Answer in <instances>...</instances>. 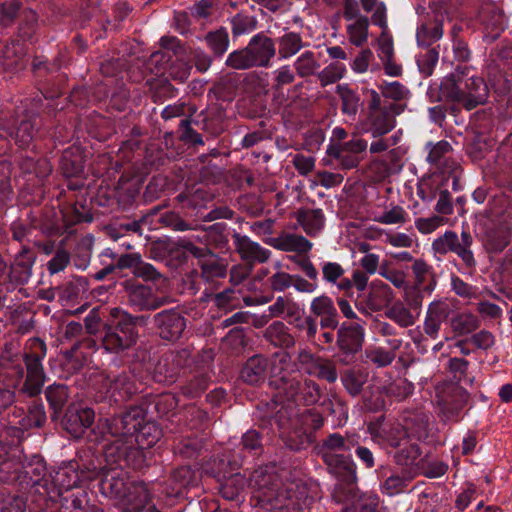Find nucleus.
Instances as JSON below:
<instances>
[{"label":"nucleus","instance_id":"nucleus-1","mask_svg":"<svg viewBox=\"0 0 512 512\" xmlns=\"http://www.w3.org/2000/svg\"><path fill=\"white\" fill-rule=\"evenodd\" d=\"M64 63L62 52L51 61L44 56L33 58L32 71L38 92L24 110L9 120H0V137L12 139L22 149L38 147L37 142L46 137L47 122L58 113L56 99L62 95L64 75L60 70Z\"/></svg>","mask_w":512,"mask_h":512},{"label":"nucleus","instance_id":"nucleus-2","mask_svg":"<svg viewBox=\"0 0 512 512\" xmlns=\"http://www.w3.org/2000/svg\"><path fill=\"white\" fill-rule=\"evenodd\" d=\"M359 438L355 432H332L316 446L317 454L325 464L327 472L336 479L335 496L338 499H355L358 476L352 449L365 469H373L376 465L374 453L368 447L360 445Z\"/></svg>","mask_w":512,"mask_h":512},{"label":"nucleus","instance_id":"nucleus-3","mask_svg":"<svg viewBox=\"0 0 512 512\" xmlns=\"http://www.w3.org/2000/svg\"><path fill=\"white\" fill-rule=\"evenodd\" d=\"M148 319V315L112 308L102 324L99 342L87 339V347H97L112 355L117 366L144 364L150 359V351L143 342L139 344V329L147 325Z\"/></svg>","mask_w":512,"mask_h":512},{"label":"nucleus","instance_id":"nucleus-4","mask_svg":"<svg viewBox=\"0 0 512 512\" xmlns=\"http://www.w3.org/2000/svg\"><path fill=\"white\" fill-rule=\"evenodd\" d=\"M98 465L95 461L81 460L62 462L57 469L50 471L47 482V495L43 508L60 503V512H103L95 505H89L85 487L98 478Z\"/></svg>","mask_w":512,"mask_h":512},{"label":"nucleus","instance_id":"nucleus-5","mask_svg":"<svg viewBox=\"0 0 512 512\" xmlns=\"http://www.w3.org/2000/svg\"><path fill=\"white\" fill-rule=\"evenodd\" d=\"M49 473L40 453H25L18 445L0 441V483L16 487L41 509Z\"/></svg>","mask_w":512,"mask_h":512},{"label":"nucleus","instance_id":"nucleus-6","mask_svg":"<svg viewBox=\"0 0 512 512\" xmlns=\"http://www.w3.org/2000/svg\"><path fill=\"white\" fill-rule=\"evenodd\" d=\"M47 346L40 338L28 340L23 354L4 351L0 355V377L8 388L15 389L20 384V392L28 397L38 396L46 382L42 361L46 357Z\"/></svg>","mask_w":512,"mask_h":512},{"label":"nucleus","instance_id":"nucleus-7","mask_svg":"<svg viewBox=\"0 0 512 512\" xmlns=\"http://www.w3.org/2000/svg\"><path fill=\"white\" fill-rule=\"evenodd\" d=\"M325 424V418L316 408L277 409L274 415H266L261 427L273 429L276 426L278 436L291 450L301 451L316 442V432Z\"/></svg>","mask_w":512,"mask_h":512},{"label":"nucleus","instance_id":"nucleus-8","mask_svg":"<svg viewBox=\"0 0 512 512\" xmlns=\"http://www.w3.org/2000/svg\"><path fill=\"white\" fill-rule=\"evenodd\" d=\"M112 417L99 420L97 425L87 434V443L89 449L93 450L94 455H101L104 465L100 462V468H126L140 469L145 461V454L130 439L125 437L123 431L112 433L108 426Z\"/></svg>","mask_w":512,"mask_h":512},{"label":"nucleus","instance_id":"nucleus-9","mask_svg":"<svg viewBox=\"0 0 512 512\" xmlns=\"http://www.w3.org/2000/svg\"><path fill=\"white\" fill-rule=\"evenodd\" d=\"M253 481L258 488L255 492V507L267 512H304L305 490L297 493L292 485L283 487L282 482L265 468L256 471Z\"/></svg>","mask_w":512,"mask_h":512},{"label":"nucleus","instance_id":"nucleus-10","mask_svg":"<svg viewBox=\"0 0 512 512\" xmlns=\"http://www.w3.org/2000/svg\"><path fill=\"white\" fill-rule=\"evenodd\" d=\"M270 385L276 388L277 396L281 398V405H275L277 409H299L300 406L311 407L318 405L325 398H329L325 389L311 378L299 379L297 377L282 375L270 379Z\"/></svg>","mask_w":512,"mask_h":512},{"label":"nucleus","instance_id":"nucleus-11","mask_svg":"<svg viewBox=\"0 0 512 512\" xmlns=\"http://www.w3.org/2000/svg\"><path fill=\"white\" fill-rule=\"evenodd\" d=\"M109 425L108 429L112 433L123 431L125 437L143 453L144 449L151 448L162 437L159 425L146 420V412L139 406H132L122 414L112 416Z\"/></svg>","mask_w":512,"mask_h":512},{"label":"nucleus","instance_id":"nucleus-12","mask_svg":"<svg viewBox=\"0 0 512 512\" xmlns=\"http://www.w3.org/2000/svg\"><path fill=\"white\" fill-rule=\"evenodd\" d=\"M276 55V42L264 32L253 35L248 44L230 52L225 65L234 70H248L255 67L268 68Z\"/></svg>","mask_w":512,"mask_h":512},{"label":"nucleus","instance_id":"nucleus-13","mask_svg":"<svg viewBox=\"0 0 512 512\" xmlns=\"http://www.w3.org/2000/svg\"><path fill=\"white\" fill-rule=\"evenodd\" d=\"M489 97L487 82L483 78L471 75L465 81L444 80L439 87L438 101H449L472 110L484 104Z\"/></svg>","mask_w":512,"mask_h":512},{"label":"nucleus","instance_id":"nucleus-14","mask_svg":"<svg viewBox=\"0 0 512 512\" xmlns=\"http://www.w3.org/2000/svg\"><path fill=\"white\" fill-rule=\"evenodd\" d=\"M226 112L223 107L209 109L201 113L196 119H181L178 126L179 139L192 145H204L202 135L192 127L194 124L211 137H217L225 130Z\"/></svg>","mask_w":512,"mask_h":512},{"label":"nucleus","instance_id":"nucleus-15","mask_svg":"<svg viewBox=\"0 0 512 512\" xmlns=\"http://www.w3.org/2000/svg\"><path fill=\"white\" fill-rule=\"evenodd\" d=\"M266 415H274V410H269L260 415L258 428L248 429L242 435L240 442L232 448L242 467L244 465H256V461L265 452V445L271 440L272 436L278 435L275 425H273V429L261 427V421Z\"/></svg>","mask_w":512,"mask_h":512},{"label":"nucleus","instance_id":"nucleus-16","mask_svg":"<svg viewBox=\"0 0 512 512\" xmlns=\"http://www.w3.org/2000/svg\"><path fill=\"white\" fill-rule=\"evenodd\" d=\"M161 48L164 51H157L151 55V62L155 64H169L167 68L168 77L177 83H184L190 76L192 64L180 59L186 54V47L175 36H164L160 39Z\"/></svg>","mask_w":512,"mask_h":512},{"label":"nucleus","instance_id":"nucleus-17","mask_svg":"<svg viewBox=\"0 0 512 512\" xmlns=\"http://www.w3.org/2000/svg\"><path fill=\"white\" fill-rule=\"evenodd\" d=\"M198 472L191 466H180L172 471L161 487L160 500L168 507L185 499L188 490L198 484Z\"/></svg>","mask_w":512,"mask_h":512},{"label":"nucleus","instance_id":"nucleus-18","mask_svg":"<svg viewBox=\"0 0 512 512\" xmlns=\"http://www.w3.org/2000/svg\"><path fill=\"white\" fill-rule=\"evenodd\" d=\"M105 392H100L97 401L118 405L131 399L138 390L133 369L129 366L118 374L110 373L104 380Z\"/></svg>","mask_w":512,"mask_h":512},{"label":"nucleus","instance_id":"nucleus-19","mask_svg":"<svg viewBox=\"0 0 512 512\" xmlns=\"http://www.w3.org/2000/svg\"><path fill=\"white\" fill-rule=\"evenodd\" d=\"M489 97L507 109L512 108V57L500 67L491 65L487 71Z\"/></svg>","mask_w":512,"mask_h":512},{"label":"nucleus","instance_id":"nucleus-20","mask_svg":"<svg viewBox=\"0 0 512 512\" xmlns=\"http://www.w3.org/2000/svg\"><path fill=\"white\" fill-rule=\"evenodd\" d=\"M407 104H384L383 109L367 111L362 121V129L374 138L382 137L396 126V116L406 109Z\"/></svg>","mask_w":512,"mask_h":512},{"label":"nucleus","instance_id":"nucleus-21","mask_svg":"<svg viewBox=\"0 0 512 512\" xmlns=\"http://www.w3.org/2000/svg\"><path fill=\"white\" fill-rule=\"evenodd\" d=\"M193 250L200 268L201 279L211 289H216L220 282L227 277V260L215 254L208 247L193 248Z\"/></svg>","mask_w":512,"mask_h":512},{"label":"nucleus","instance_id":"nucleus-22","mask_svg":"<svg viewBox=\"0 0 512 512\" xmlns=\"http://www.w3.org/2000/svg\"><path fill=\"white\" fill-rule=\"evenodd\" d=\"M95 420V411L89 407L71 405L61 413L57 425H59L67 434L74 439H80L87 436L93 429Z\"/></svg>","mask_w":512,"mask_h":512},{"label":"nucleus","instance_id":"nucleus-23","mask_svg":"<svg viewBox=\"0 0 512 512\" xmlns=\"http://www.w3.org/2000/svg\"><path fill=\"white\" fill-rule=\"evenodd\" d=\"M447 13L442 8L433 9L420 21L416 29V42L419 48H437L435 45L443 37V25Z\"/></svg>","mask_w":512,"mask_h":512},{"label":"nucleus","instance_id":"nucleus-24","mask_svg":"<svg viewBox=\"0 0 512 512\" xmlns=\"http://www.w3.org/2000/svg\"><path fill=\"white\" fill-rule=\"evenodd\" d=\"M367 147L366 140L353 137L343 143L329 144L326 152L343 169H352L356 168L363 160Z\"/></svg>","mask_w":512,"mask_h":512},{"label":"nucleus","instance_id":"nucleus-25","mask_svg":"<svg viewBox=\"0 0 512 512\" xmlns=\"http://www.w3.org/2000/svg\"><path fill=\"white\" fill-rule=\"evenodd\" d=\"M368 433L374 443L385 449L395 450L403 446L407 440L405 429L400 424H390L385 422L384 415L377 417L367 426Z\"/></svg>","mask_w":512,"mask_h":512},{"label":"nucleus","instance_id":"nucleus-26","mask_svg":"<svg viewBox=\"0 0 512 512\" xmlns=\"http://www.w3.org/2000/svg\"><path fill=\"white\" fill-rule=\"evenodd\" d=\"M470 400V394L461 385L449 384L439 401L442 420L458 423L462 420V411Z\"/></svg>","mask_w":512,"mask_h":512},{"label":"nucleus","instance_id":"nucleus-27","mask_svg":"<svg viewBox=\"0 0 512 512\" xmlns=\"http://www.w3.org/2000/svg\"><path fill=\"white\" fill-rule=\"evenodd\" d=\"M153 325L162 340L174 343L185 331L187 320L177 308H170L156 313Z\"/></svg>","mask_w":512,"mask_h":512},{"label":"nucleus","instance_id":"nucleus-28","mask_svg":"<svg viewBox=\"0 0 512 512\" xmlns=\"http://www.w3.org/2000/svg\"><path fill=\"white\" fill-rule=\"evenodd\" d=\"M297 362L306 374L319 380L333 384L338 379V372L335 363L321 356H316L306 349L298 352Z\"/></svg>","mask_w":512,"mask_h":512},{"label":"nucleus","instance_id":"nucleus-29","mask_svg":"<svg viewBox=\"0 0 512 512\" xmlns=\"http://www.w3.org/2000/svg\"><path fill=\"white\" fill-rule=\"evenodd\" d=\"M481 239L488 252H502L510 243L512 223L488 219L482 224Z\"/></svg>","mask_w":512,"mask_h":512},{"label":"nucleus","instance_id":"nucleus-30","mask_svg":"<svg viewBox=\"0 0 512 512\" xmlns=\"http://www.w3.org/2000/svg\"><path fill=\"white\" fill-rule=\"evenodd\" d=\"M200 465L205 474L217 481L242 467L232 448H221L215 451L206 460L203 458Z\"/></svg>","mask_w":512,"mask_h":512},{"label":"nucleus","instance_id":"nucleus-31","mask_svg":"<svg viewBox=\"0 0 512 512\" xmlns=\"http://www.w3.org/2000/svg\"><path fill=\"white\" fill-rule=\"evenodd\" d=\"M264 469V467H259L258 469L253 470L251 473L250 479L248 480L244 475H242L239 472H233L230 475L225 476V478H221L220 481H217L219 483V493L220 495L229 501H239L245 491V489L248 486H252L254 491L252 495V501L253 505L255 506L256 499H255V492L257 491V485L253 481L254 474L256 471ZM265 469L268 470L269 474L275 475L279 481L280 478L278 475L273 473L271 470V467L266 466Z\"/></svg>","mask_w":512,"mask_h":512},{"label":"nucleus","instance_id":"nucleus-32","mask_svg":"<svg viewBox=\"0 0 512 512\" xmlns=\"http://www.w3.org/2000/svg\"><path fill=\"white\" fill-rule=\"evenodd\" d=\"M85 162L86 154L83 147L73 144L63 150L59 162L60 171L66 178L77 179L68 185L70 189L78 190L84 186L83 180L79 178L84 174Z\"/></svg>","mask_w":512,"mask_h":512},{"label":"nucleus","instance_id":"nucleus-33","mask_svg":"<svg viewBox=\"0 0 512 512\" xmlns=\"http://www.w3.org/2000/svg\"><path fill=\"white\" fill-rule=\"evenodd\" d=\"M363 341L364 330L360 325L342 324L337 331L339 361L343 364H349L353 361L355 355L361 350Z\"/></svg>","mask_w":512,"mask_h":512},{"label":"nucleus","instance_id":"nucleus-34","mask_svg":"<svg viewBox=\"0 0 512 512\" xmlns=\"http://www.w3.org/2000/svg\"><path fill=\"white\" fill-rule=\"evenodd\" d=\"M127 293L129 305L137 311H151L162 307L165 300L155 294L148 285L135 283L132 280L122 282Z\"/></svg>","mask_w":512,"mask_h":512},{"label":"nucleus","instance_id":"nucleus-35","mask_svg":"<svg viewBox=\"0 0 512 512\" xmlns=\"http://www.w3.org/2000/svg\"><path fill=\"white\" fill-rule=\"evenodd\" d=\"M270 361L261 354L249 357L242 365L239 378L245 384L251 386H260L269 379Z\"/></svg>","mask_w":512,"mask_h":512},{"label":"nucleus","instance_id":"nucleus-36","mask_svg":"<svg viewBox=\"0 0 512 512\" xmlns=\"http://www.w3.org/2000/svg\"><path fill=\"white\" fill-rule=\"evenodd\" d=\"M232 237L235 249L244 262L253 265L264 263L270 258L271 251L262 247L258 242L252 241L248 236L241 235L234 230Z\"/></svg>","mask_w":512,"mask_h":512},{"label":"nucleus","instance_id":"nucleus-37","mask_svg":"<svg viewBox=\"0 0 512 512\" xmlns=\"http://www.w3.org/2000/svg\"><path fill=\"white\" fill-rule=\"evenodd\" d=\"M19 169L27 182L33 186H40L52 172V164L45 157L25 156L19 161Z\"/></svg>","mask_w":512,"mask_h":512},{"label":"nucleus","instance_id":"nucleus-38","mask_svg":"<svg viewBox=\"0 0 512 512\" xmlns=\"http://www.w3.org/2000/svg\"><path fill=\"white\" fill-rule=\"evenodd\" d=\"M26 44L21 40L11 39L0 52V69L6 72L16 73L26 66Z\"/></svg>","mask_w":512,"mask_h":512},{"label":"nucleus","instance_id":"nucleus-39","mask_svg":"<svg viewBox=\"0 0 512 512\" xmlns=\"http://www.w3.org/2000/svg\"><path fill=\"white\" fill-rule=\"evenodd\" d=\"M31 400L27 404V411L23 408L15 409L14 414L22 416L18 421L21 429H41L47 423V412L44 403L38 396L30 397Z\"/></svg>","mask_w":512,"mask_h":512},{"label":"nucleus","instance_id":"nucleus-40","mask_svg":"<svg viewBox=\"0 0 512 512\" xmlns=\"http://www.w3.org/2000/svg\"><path fill=\"white\" fill-rule=\"evenodd\" d=\"M310 312L315 318H320L322 329L335 330L339 325V314L332 298L327 295L317 296L312 299Z\"/></svg>","mask_w":512,"mask_h":512},{"label":"nucleus","instance_id":"nucleus-41","mask_svg":"<svg viewBox=\"0 0 512 512\" xmlns=\"http://www.w3.org/2000/svg\"><path fill=\"white\" fill-rule=\"evenodd\" d=\"M45 399L48 404L50 419L53 423H58L61 413L64 412L69 399V389L64 383H53L44 390Z\"/></svg>","mask_w":512,"mask_h":512},{"label":"nucleus","instance_id":"nucleus-42","mask_svg":"<svg viewBox=\"0 0 512 512\" xmlns=\"http://www.w3.org/2000/svg\"><path fill=\"white\" fill-rule=\"evenodd\" d=\"M479 19L484 26V40L488 43L498 39L506 28L505 16L496 6L482 8Z\"/></svg>","mask_w":512,"mask_h":512},{"label":"nucleus","instance_id":"nucleus-43","mask_svg":"<svg viewBox=\"0 0 512 512\" xmlns=\"http://www.w3.org/2000/svg\"><path fill=\"white\" fill-rule=\"evenodd\" d=\"M332 500L342 505L343 512H378L379 498L376 495H363L356 483L355 499H338L335 496V486L331 492Z\"/></svg>","mask_w":512,"mask_h":512},{"label":"nucleus","instance_id":"nucleus-44","mask_svg":"<svg viewBox=\"0 0 512 512\" xmlns=\"http://www.w3.org/2000/svg\"><path fill=\"white\" fill-rule=\"evenodd\" d=\"M180 370V359L173 355H164L155 364L152 378L157 383L171 385L176 382Z\"/></svg>","mask_w":512,"mask_h":512},{"label":"nucleus","instance_id":"nucleus-45","mask_svg":"<svg viewBox=\"0 0 512 512\" xmlns=\"http://www.w3.org/2000/svg\"><path fill=\"white\" fill-rule=\"evenodd\" d=\"M35 262V256L29 250L24 248L16 257L9 270V281L17 285L26 284L32 275V266Z\"/></svg>","mask_w":512,"mask_h":512},{"label":"nucleus","instance_id":"nucleus-46","mask_svg":"<svg viewBox=\"0 0 512 512\" xmlns=\"http://www.w3.org/2000/svg\"><path fill=\"white\" fill-rule=\"evenodd\" d=\"M209 447L210 443L205 437L186 436L174 445V453L184 459L197 460Z\"/></svg>","mask_w":512,"mask_h":512},{"label":"nucleus","instance_id":"nucleus-47","mask_svg":"<svg viewBox=\"0 0 512 512\" xmlns=\"http://www.w3.org/2000/svg\"><path fill=\"white\" fill-rule=\"evenodd\" d=\"M239 81L238 74L228 73L213 83L209 89L208 96H213L217 101L230 103L237 95Z\"/></svg>","mask_w":512,"mask_h":512},{"label":"nucleus","instance_id":"nucleus-48","mask_svg":"<svg viewBox=\"0 0 512 512\" xmlns=\"http://www.w3.org/2000/svg\"><path fill=\"white\" fill-rule=\"evenodd\" d=\"M202 41L209 52H211L216 59L221 60L227 53L230 47V35L228 28L220 26L216 29L207 31Z\"/></svg>","mask_w":512,"mask_h":512},{"label":"nucleus","instance_id":"nucleus-49","mask_svg":"<svg viewBox=\"0 0 512 512\" xmlns=\"http://www.w3.org/2000/svg\"><path fill=\"white\" fill-rule=\"evenodd\" d=\"M107 86H109L108 81L93 88L84 86L74 88L69 95V100L75 106L82 108L93 102H101L108 97Z\"/></svg>","mask_w":512,"mask_h":512},{"label":"nucleus","instance_id":"nucleus-50","mask_svg":"<svg viewBox=\"0 0 512 512\" xmlns=\"http://www.w3.org/2000/svg\"><path fill=\"white\" fill-rule=\"evenodd\" d=\"M264 339L274 347L289 349L294 347L295 338L282 321L272 322L263 334Z\"/></svg>","mask_w":512,"mask_h":512},{"label":"nucleus","instance_id":"nucleus-51","mask_svg":"<svg viewBox=\"0 0 512 512\" xmlns=\"http://www.w3.org/2000/svg\"><path fill=\"white\" fill-rule=\"evenodd\" d=\"M278 48L276 54L280 60L289 59L296 55L305 47V42L298 32L285 31L282 35L274 39Z\"/></svg>","mask_w":512,"mask_h":512},{"label":"nucleus","instance_id":"nucleus-52","mask_svg":"<svg viewBox=\"0 0 512 512\" xmlns=\"http://www.w3.org/2000/svg\"><path fill=\"white\" fill-rule=\"evenodd\" d=\"M409 440L425 442L429 437V418L425 413H414L402 425Z\"/></svg>","mask_w":512,"mask_h":512},{"label":"nucleus","instance_id":"nucleus-53","mask_svg":"<svg viewBox=\"0 0 512 512\" xmlns=\"http://www.w3.org/2000/svg\"><path fill=\"white\" fill-rule=\"evenodd\" d=\"M411 269L415 277L414 287L426 292L427 295H431L437 285L433 267L424 260L417 259L414 261Z\"/></svg>","mask_w":512,"mask_h":512},{"label":"nucleus","instance_id":"nucleus-54","mask_svg":"<svg viewBox=\"0 0 512 512\" xmlns=\"http://www.w3.org/2000/svg\"><path fill=\"white\" fill-rule=\"evenodd\" d=\"M336 93L341 100V112L350 120L355 121L359 109L363 106L358 92L350 88L347 84H339L336 87Z\"/></svg>","mask_w":512,"mask_h":512},{"label":"nucleus","instance_id":"nucleus-55","mask_svg":"<svg viewBox=\"0 0 512 512\" xmlns=\"http://www.w3.org/2000/svg\"><path fill=\"white\" fill-rule=\"evenodd\" d=\"M39 28L38 14L32 9H24L21 12V18L17 27V40L33 43L36 40Z\"/></svg>","mask_w":512,"mask_h":512},{"label":"nucleus","instance_id":"nucleus-56","mask_svg":"<svg viewBox=\"0 0 512 512\" xmlns=\"http://www.w3.org/2000/svg\"><path fill=\"white\" fill-rule=\"evenodd\" d=\"M204 231L203 239H205L207 245L220 251L229 249L230 227L226 223H214L205 228Z\"/></svg>","mask_w":512,"mask_h":512},{"label":"nucleus","instance_id":"nucleus-57","mask_svg":"<svg viewBox=\"0 0 512 512\" xmlns=\"http://www.w3.org/2000/svg\"><path fill=\"white\" fill-rule=\"evenodd\" d=\"M492 218L497 221H509L512 219V194L502 192L495 194L489 201Z\"/></svg>","mask_w":512,"mask_h":512},{"label":"nucleus","instance_id":"nucleus-58","mask_svg":"<svg viewBox=\"0 0 512 512\" xmlns=\"http://www.w3.org/2000/svg\"><path fill=\"white\" fill-rule=\"evenodd\" d=\"M384 315L401 328L413 326L416 322V316L401 300H395L387 306Z\"/></svg>","mask_w":512,"mask_h":512},{"label":"nucleus","instance_id":"nucleus-59","mask_svg":"<svg viewBox=\"0 0 512 512\" xmlns=\"http://www.w3.org/2000/svg\"><path fill=\"white\" fill-rule=\"evenodd\" d=\"M58 99L59 98L56 99V102L58 103V113L56 117L53 116L47 122L48 127L46 131V136L49 135L51 139L54 141V143L63 144L65 142H68L74 136V131L71 129V127H67L59 123L62 116L63 105L60 106V102Z\"/></svg>","mask_w":512,"mask_h":512},{"label":"nucleus","instance_id":"nucleus-60","mask_svg":"<svg viewBox=\"0 0 512 512\" xmlns=\"http://www.w3.org/2000/svg\"><path fill=\"white\" fill-rule=\"evenodd\" d=\"M469 361L464 358L453 357L448 360L447 371L452 381L451 384L473 385L474 377L468 375Z\"/></svg>","mask_w":512,"mask_h":512},{"label":"nucleus","instance_id":"nucleus-61","mask_svg":"<svg viewBox=\"0 0 512 512\" xmlns=\"http://www.w3.org/2000/svg\"><path fill=\"white\" fill-rule=\"evenodd\" d=\"M378 88L385 99L392 100L389 104H406L411 97L410 90L399 81H382Z\"/></svg>","mask_w":512,"mask_h":512},{"label":"nucleus","instance_id":"nucleus-62","mask_svg":"<svg viewBox=\"0 0 512 512\" xmlns=\"http://www.w3.org/2000/svg\"><path fill=\"white\" fill-rule=\"evenodd\" d=\"M421 454L422 451L419 445L416 442L407 439L403 446H399L395 449L393 459L397 465L409 467L416 464Z\"/></svg>","mask_w":512,"mask_h":512},{"label":"nucleus","instance_id":"nucleus-63","mask_svg":"<svg viewBox=\"0 0 512 512\" xmlns=\"http://www.w3.org/2000/svg\"><path fill=\"white\" fill-rule=\"evenodd\" d=\"M93 244L94 238L92 235H86L78 240L72 253V261L75 267L85 270L89 266Z\"/></svg>","mask_w":512,"mask_h":512},{"label":"nucleus","instance_id":"nucleus-64","mask_svg":"<svg viewBox=\"0 0 512 512\" xmlns=\"http://www.w3.org/2000/svg\"><path fill=\"white\" fill-rule=\"evenodd\" d=\"M297 220L309 235H315L324 226L325 217L321 209H301L298 211Z\"/></svg>","mask_w":512,"mask_h":512}]
</instances>
